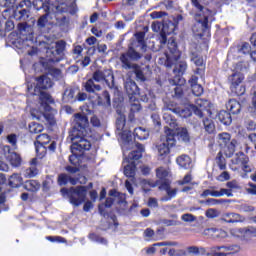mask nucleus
<instances>
[{
  "label": "nucleus",
  "mask_w": 256,
  "mask_h": 256,
  "mask_svg": "<svg viewBox=\"0 0 256 256\" xmlns=\"http://www.w3.org/2000/svg\"><path fill=\"white\" fill-rule=\"evenodd\" d=\"M82 87L86 91V93H95V91H101V85L95 84V82L91 78L84 82L82 84Z\"/></svg>",
  "instance_id": "nucleus-29"
},
{
  "label": "nucleus",
  "mask_w": 256,
  "mask_h": 256,
  "mask_svg": "<svg viewBox=\"0 0 256 256\" xmlns=\"http://www.w3.org/2000/svg\"><path fill=\"white\" fill-rule=\"evenodd\" d=\"M177 164L179 165V167H182V169H190L191 168V157H189V155L183 154L181 156H179L176 159Z\"/></svg>",
  "instance_id": "nucleus-35"
},
{
  "label": "nucleus",
  "mask_w": 256,
  "mask_h": 256,
  "mask_svg": "<svg viewBox=\"0 0 256 256\" xmlns=\"http://www.w3.org/2000/svg\"><path fill=\"white\" fill-rule=\"evenodd\" d=\"M163 119H164L165 123H167V125H169V127L173 131H174V129H177V127H178L177 119L175 118V116H172L171 113L165 112L163 114Z\"/></svg>",
  "instance_id": "nucleus-39"
},
{
  "label": "nucleus",
  "mask_w": 256,
  "mask_h": 256,
  "mask_svg": "<svg viewBox=\"0 0 256 256\" xmlns=\"http://www.w3.org/2000/svg\"><path fill=\"white\" fill-rule=\"evenodd\" d=\"M124 87L129 99H131V97H137V95H140L139 86H137V83H135V81L133 80L126 81Z\"/></svg>",
  "instance_id": "nucleus-24"
},
{
  "label": "nucleus",
  "mask_w": 256,
  "mask_h": 256,
  "mask_svg": "<svg viewBox=\"0 0 256 256\" xmlns=\"http://www.w3.org/2000/svg\"><path fill=\"white\" fill-rule=\"evenodd\" d=\"M8 185L13 189H17V187H21V185H23V177H21V174L19 173L12 174L9 177Z\"/></svg>",
  "instance_id": "nucleus-30"
},
{
  "label": "nucleus",
  "mask_w": 256,
  "mask_h": 256,
  "mask_svg": "<svg viewBox=\"0 0 256 256\" xmlns=\"http://www.w3.org/2000/svg\"><path fill=\"white\" fill-rule=\"evenodd\" d=\"M65 49H67V42H65V40H59L56 42L55 45V56L57 55H63V53H65Z\"/></svg>",
  "instance_id": "nucleus-49"
},
{
  "label": "nucleus",
  "mask_w": 256,
  "mask_h": 256,
  "mask_svg": "<svg viewBox=\"0 0 256 256\" xmlns=\"http://www.w3.org/2000/svg\"><path fill=\"white\" fill-rule=\"evenodd\" d=\"M232 163L233 165H240V167L247 165V163H249V156L243 152H238L236 153L234 159H232Z\"/></svg>",
  "instance_id": "nucleus-33"
},
{
  "label": "nucleus",
  "mask_w": 256,
  "mask_h": 256,
  "mask_svg": "<svg viewBox=\"0 0 256 256\" xmlns=\"http://www.w3.org/2000/svg\"><path fill=\"white\" fill-rule=\"evenodd\" d=\"M133 135L134 139H138V141H145V139H149V130L143 127H138L134 129Z\"/></svg>",
  "instance_id": "nucleus-31"
},
{
  "label": "nucleus",
  "mask_w": 256,
  "mask_h": 256,
  "mask_svg": "<svg viewBox=\"0 0 256 256\" xmlns=\"http://www.w3.org/2000/svg\"><path fill=\"white\" fill-rule=\"evenodd\" d=\"M8 161L10 162V165H12V167H21V163L23 160L21 159V156L17 154V152H12L8 156Z\"/></svg>",
  "instance_id": "nucleus-41"
},
{
  "label": "nucleus",
  "mask_w": 256,
  "mask_h": 256,
  "mask_svg": "<svg viewBox=\"0 0 256 256\" xmlns=\"http://www.w3.org/2000/svg\"><path fill=\"white\" fill-rule=\"evenodd\" d=\"M246 193H248V195H256V184L249 182L248 188H246Z\"/></svg>",
  "instance_id": "nucleus-64"
},
{
  "label": "nucleus",
  "mask_w": 256,
  "mask_h": 256,
  "mask_svg": "<svg viewBox=\"0 0 256 256\" xmlns=\"http://www.w3.org/2000/svg\"><path fill=\"white\" fill-rule=\"evenodd\" d=\"M200 203H205V205H221L223 203H229V200L208 198L206 201H201Z\"/></svg>",
  "instance_id": "nucleus-57"
},
{
  "label": "nucleus",
  "mask_w": 256,
  "mask_h": 256,
  "mask_svg": "<svg viewBox=\"0 0 256 256\" xmlns=\"http://www.w3.org/2000/svg\"><path fill=\"white\" fill-rule=\"evenodd\" d=\"M178 137L184 143H189V141H191V136L189 135V131L187 130V128H181L178 132Z\"/></svg>",
  "instance_id": "nucleus-52"
},
{
  "label": "nucleus",
  "mask_w": 256,
  "mask_h": 256,
  "mask_svg": "<svg viewBox=\"0 0 256 256\" xmlns=\"http://www.w3.org/2000/svg\"><path fill=\"white\" fill-rule=\"evenodd\" d=\"M97 101L98 105H102L103 107H111V94H109V91L105 90L100 96H98Z\"/></svg>",
  "instance_id": "nucleus-36"
},
{
  "label": "nucleus",
  "mask_w": 256,
  "mask_h": 256,
  "mask_svg": "<svg viewBox=\"0 0 256 256\" xmlns=\"http://www.w3.org/2000/svg\"><path fill=\"white\" fill-rule=\"evenodd\" d=\"M31 116L33 119H37V121H41V119H45L49 127H55L57 125V120L55 119V112H39L32 111Z\"/></svg>",
  "instance_id": "nucleus-18"
},
{
  "label": "nucleus",
  "mask_w": 256,
  "mask_h": 256,
  "mask_svg": "<svg viewBox=\"0 0 256 256\" xmlns=\"http://www.w3.org/2000/svg\"><path fill=\"white\" fill-rule=\"evenodd\" d=\"M136 39L142 49H147V43L145 42V32L136 33Z\"/></svg>",
  "instance_id": "nucleus-59"
},
{
  "label": "nucleus",
  "mask_w": 256,
  "mask_h": 256,
  "mask_svg": "<svg viewBox=\"0 0 256 256\" xmlns=\"http://www.w3.org/2000/svg\"><path fill=\"white\" fill-rule=\"evenodd\" d=\"M211 251H218V253H220L221 256H231L236 255V253H239V251H241V248L238 245H222L211 248Z\"/></svg>",
  "instance_id": "nucleus-21"
},
{
  "label": "nucleus",
  "mask_w": 256,
  "mask_h": 256,
  "mask_svg": "<svg viewBox=\"0 0 256 256\" xmlns=\"http://www.w3.org/2000/svg\"><path fill=\"white\" fill-rule=\"evenodd\" d=\"M37 175H39V169L35 166L27 168L24 174L26 179H33V177H37Z\"/></svg>",
  "instance_id": "nucleus-53"
},
{
  "label": "nucleus",
  "mask_w": 256,
  "mask_h": 256,
  "mask_svg": "<svg viewBox=\"0 0 256 256\" xmlns=\"http://www.w3.org/2000/svg\"><path fill=\"white\" fill-rule=\"evenodd\" d=\"M35 147H36L37 157H39L40 159H43V157H45V155H47V149L49 150L48 146H43L41 144H35Z\"/></svg>",
  "instance_id": "nucleus-56"
},
{
  "label": "nucleus",
  "mask_w": 256,
  "mask_h": 256,
  "mask_svg": "<svg viewBox=\"0 0 256 256\" xmlns=\"http://www.w3.org/2000/svg\"><path fill=\"white\" fill-rule=\"evenodd\" d=\"M177 145V139L175 138V130L167 128L166 141L158 145V161H162L165 165L171 163V148Z\"/></svg>",
  "instance_id": "nucleus-3"
},
{
  "label": "nucleus",
  "mask_w": 256,
  "mask_h": 256,
  "mask_svg": "<svg viewBox=\"0 0 256 256\" xmlns=\"http://www.w3.org/2000/svg\"><path fill=\"white\" fill-rule=\"evenodd\" d=\"M94 82L101 83L105 79V71L96 70L92 74V78Z\"/></svg>",
  "instance_id": "nucleus-55"
},
{
  "label": "nucleus",
  "mask_w": 256,
  "mask_h": 256,
  "mask_svg": "<svg viewBox=\"0 0 256 256\" xmlns=\"http://www.w3.org/2000/svg\"><path fill=\"white\" fill-rule=\"evenodd\" d=\"M170 83H172V85H175L174 95H172V97H175L176 99H183V96L185 95V92L183 91V85L185 83H177V81H171V79Z\"/></svg>",
  "instance_id": "nucleus-38"
},
{
  "label": "nucleus",
  "mask_w": 256,
  "mask_h": 256,
  "mask_svg": "<svg viewBox=\"0 0 256 256\" xmlns=\"http://www.w3.org/2000/svg\"><path fill=\"white\" fill-rule=\"evenodd\" d=\"M72 129L69 137L72 142L69 161L71 165L79 166V161L85 151L91 149V141L87 137H91V128L89 127V118L85 114L76 113L73 115Z\"/></svg>",
  "instance_id": "nucleus-1"
},
{
  "label": "nucleus",
  "mask_w": 256,
  "mask_h": 256,
  "mask_svg": "<svg viewBox=\"0 0 256 256\" xmlns=\"http://www.w3.org/2000/svg\"><path fill=\"white\" fill-rule=\"evenodd\" d=\"M47 55L49 59L40 58L39 62L34 64L35 71L48 73L52 69L53 63H59L61 61V58L55 56V52L53 51H47Z\"/></svg>",
  "instance_id": "nucleus-11"
},
{
  "label": "nucleus",
  "mask_w": 256,
  "mask_h": 256,
  "mask_svg": "<svg viewBox=\"0 0 256 256\" xmlns=\"http://www.w3.org/2000/svg\"><path fill=\"white\" fill-rule=\"evenodd\" d=\"M57 183L60 187L68 183H70V185H77V183H79V177H71L69 174L61 173L58 175Z\"/></svg>",
  "instance_id": "nucleus-23"
},
{
  "label": "nucleus",
  "mask_w": 256,
  "mask_h": 256,
  "mask_svg": "<svg viewBox=\"0 0 256 256\" xmlns=\"http://www.w3.org/2000/svg\"><path fill=\"white\" fill-rule=\"evenodd\" d=\"M35 145L48 147V151H50V153H55L57 150V141L51 139V136L48 134H39L36 137Z\"/></svg>",
  "instance_id": "nucleus-16"
},
{
  "label": "nucleus",
  "mask_w": 256,
  "mask_h": 256,
  "mask_svg": "<svg viewBox=\"0 0 256 256\" xmlns=\"http://www.w3.org/2000/svg\"><path fill=\"white\" fill-rule=\"evenodd\" d=\"M217 117L220 123H223V125H231V123H233V118L231 117V112L229 111L221 110Z\"/></svg>",
  "instance_id": "nucleus-34"
},
{
  "label": "nucleus",
  "mask_w": 256,
  "mask_h": 256,
  "mask_svg": "<svg viewBox=\"0 0 256 256\" xmlns=\"http://www.w3.org/2000/svg\"><path fill=\"white\" fill-rule=\"evenodd\" d=\"M48 23L49 13H44L42 16L39 17L37 21V27H39V29H44V27H46Z\"/></svg>",
  "instance_id": "nucleus-54"
},
{
  "label": "nucleus",
  "mask_w": 256,
  "mask_h": 256,
  "mask_svg": "<svg viewBox=\"0 0 256 256\" xmlns=\"http://www.w3.org/2000/svg\"><path fill=\"white\" fill-rule=\"evenodd\" d=\"M187 251L190 255H207V256H209V253H207V249H205L203 247L190 246L187 248Z\"/></svg>",
  "instance_id": "nucleus-45"
},
{
  "label": "nucleus",
  "mask_w": 256,
  "mask_h": 256,
  "mask_svg": "<svg viewBox=\"0 0 256 256\" xmlns=\"http://www.w3.org/2000/svg\"><path fill=\"white\" fill-rule=\"evenodd\" d=\"M243 81H245V75L239 71H235L228 76V83L232 95H236V97L245 95L247 88L243 84Z\"/></svg>",
  "instance_id": "nucleus-6"
},
{
  "label": "nucleus",
  "mask_w": 256,
  "mask_h": 256,
  "mask_svg": "<svg viewBox=\"0 0 256 256\" xmlns=\"http://www.w3.org/2000/svg\"><path fill=\"white\" fill-rule=\"evenodd\" d=\"M33 8V2L31 0H22L16 6L13 17L16 21H29L31 17V9Z\"/></svg>",
  "instance_id": "nucleus-10"
},
{
  "label": "nucleus",
  "mask_w": 256,
  "mask_h": 256,
  "mask_svg": "<svg viewBox=\"0 0 256 256\" xmlns=\"http://www.w3.org/2000/svg\"><path fill=\"white\" fill-rule=\"evenodd\" d=\"M158 191H165L168 195V198H163L162 201H169V199H173L177 195V188L171 189V181L169 180L163 182L159 186Z\"/></svg>",
  "instance_id": "nucleus-22"
},
{
  "label": "nucleus",
  "mask_w": 256,
  "mask_h": 256,
  "mask_svg": "<svg viewBox=\"0 0 256 256\" xmlns=\"http://www.w3.org/2000/svg\"><path fill=\"white\" fill-rule=\"evenodd\" d=\"M130 111L131 113H139L141 111V103L137 97H130Z\"/></svg>",
  "instance_id": "nucleus-43"
},
{
  "label": "nucleus",
  "mask_w": 256,
  "mask_h": 256,
  "mask_svg": "<svg viewBox=\"0 0 256 256\" xmlns=\"http://www.w3.org/2000/svg\"><path fill=\"white\" fill-rule=\"evenodd\" d=\"M152 123L157 129H161V117L159 114L153 113L151 115Z\"/></svg>",
  "instance_id": "nucleus-61"
},
{
  "label": "nucleus",
  "mask_w": 256,
  "mask_h": 256,
  "mask_svg": "<svg viewBox=\"0 0 256 256\" xmlns=\"http://www.w3.org/2000/svg\"><path fill=\"white\" fill-rule=\"evenodd\" d=\"M192 93L195 95V97H201L203 95V86L201 84H196L194 86H191Z\"/></svg>",
  "instance_id": "nucleus-60"
},
{
  "label": "nucleus",
  "mask_w": 256,
  "mask_h": 256,
  "mask_svg": "<svg viewBox=\"0 0 256 256\" xmlns=\"http://www.w3.org/2000/svg\"><path fill=\"white\" fill-rule=\"evenodd\" d=\"M127 123V119L125 116H120L116 119V129L117 131H120L119 135L122 139V141H125V143H131L133 140V136L131 134V131L125 130V125Z\"/></svg>",
  "instance_id": "nucleus-14"
},
{
  "label": "nucleus",
  "mask_w": 256,
  "mask_h": 256,
  "mask_svg": "<svg viewBox=\"0 0 256 256\" xmlns=\"http://www.w3.org/2000/svg\"><path fill=\"white\" fill-rule=\"evenodd\" d=\"M29 132L32 135H37L38 133H41L44 129L42 124H39L37 122H31L28 126Z\"/></svg>",
  "instance_id": "nucleus-48"
},
{
  "label": "nucleus",
  "mask_w": 256,
  "mask_h": 256,
  "mask_svg": "<svg viewBox=\"0 0 256 256\" xmlns=\"http://www.w3.org/2000/svg\"><path fill=\"white\" fill-rule=\"evenodd\" d=\"M60 193L69 198L71 205L79 207L87 199V186H76L70 188H61Z\"/></svg>",
  "instance_id": "nucleus-5"
},
{
  "label": "nucleus",
  "mask_w": 256,
  "mask_h": 256,
  "mask_svg": "<svg viewBox=\"0 0 256 256\" xmlns=\"http://www.w3.org/2000/svg\"><path fill=\"white\" fill-rule=\"evenodd\" d=\"M164 109L165 111H171L172 113H175V115H183V117H191V110L189 109H181L179 107V104L175 101H166L164 103Z\"/></svg>",
  "instance_id": "nucleus-17"
},
{
  "label": "nucleus",
  "mask_w": 256,
  "mask_h": 256,
  "mask_svg": "<svg viewBox=\"0 0 256 256\" xmlns=\"http://www.w3.org/2000/svg\"><path fill=\"white\" fill-rule=\"evenodd\" d=\"M155 173L157 180L154 182H148L149 187H151L152 189H155V187H158L159 189V187H161V185H163L165 181H171V179L167 178L169 177V170L165 167L160 166L156 168Z\"/></svg>",
  "instance_id": "nucleus-15"
},
{
  "label": "nucleus",
  "mask_w": 256,
  "mask_h": 256,
  "mask_svg": "<svg viewBox=\"0 0 256 256\" xmlns=\"http://www.w3.org/2000/svg\"><path fill=\"white\" fill-rule=\"evenodd\" d=\"M217 143L221 149H224V154L226 157L231 158L235 154V149H237V140H231V134L227 132H222L217 135Z\"/></svg>",
  "instance_id": "nucleus-7"
},
{
  "label": "nucleus",
  "mask_w": 256,
  "mask_h": 256,
  "mask_svg": "<svg viewBox=\"0 0 256 256\" xmlns=\"http://www.w3.org/2000/svg\"><path fill=\"white\" fill-rule=\"evenodd\" d=\"M181 51L179 50V45L177 40L174 37L168 39L167 47L165 50V66L168 68L173 67V77L171 81H176V83H186V80L183 78V75L187 73L189 65L185 60L181 59Z\"/></svg>",
  "instance_id": "nucleus-2"
},
{
  "label": "nucleus",
  "mask_w": 256,
  "mask_h": 256,
  "mask_svg": "<svg viewBox=\"0 0 256 256\" xmlns=\"http://www.w3.org/2000/svg\"><path fill=\"white\" fill-rule=\"evenodd\" d=\"M40 105L44 109V113H56L51 105L55 103V100L48 92H40L39 95Z\"/></svg>",
  "instance_id": "nucleus-19"
},
{
  "label": "nucleus",
  "mask_w": 256,
  "mask_h": 256,
  "mask_svg": "<svg viewBox=\"0 0 256 256\" xmlns=\"http://www.w3.org/2000/svg\"><path fill=\"white\" fill-rule=\"evenodd\" d=\"M241 169L243 173L241 174L242 179H248L249 178V173L253 172V168L249 165V163L243 164L241 166Z\"/></svg>",
  "instance_id": "nucleus-58"
},
{
  "label": "nucleus",
  "mask_w": 256,
  "mask_h": 256,
  "mask_svg": "<svg viewBox=\"0 0 256 256\" xmlns=\"http://www.w3.org/2000/svg\"><path fill=\"white\" fill-rule=\"evenodd\" d=\"M209 102L207 100L204 99H198L196 101V105H191V109L194 113V115H196V117H199V119H202V123H203V127L206 131V133H209V135H213V133H215V122H213V120L209 117L203 118L205 117V114L203 112L207 111V105Z\"/></svg>",
  "instance_id": "nucleus-4"
},
{
  "label": "nucleus",
  "mask_w": 256,
  "mask_h": 256,
  "mask_svg": "<svg viewBox=\"0 0 256 256\" xmlns=\"http://www.w3.org/2000/svg\"><path fill=\"white\" fill-rule=\"evenodd\" d=\"M226 109L232 113V115H239V113H241V103L236 99H230L226 103Z\"/></svg>",
  "instance_id": "nucleus-25"
},
{
  "label": "nucleus",
  "mask_w": 256,
  "mask_h": 256,
  "mask_svg": "<svg viewBox=\"0 0 256 256\" xmlns=\"http://www.w3.org/2000/svg\"><path fill=\"white\" fill-rule=\"evenodd\" d=\"M37 84L28 85V93L31 95H41L45 93L46 89H51L53 87V81L47 75H42L36 78Z\"/></svg>",
  "instance_id": "nucleus-8"
},
{
  "label": "nucleus",
  "mask_w": 256,
  "mask_h": 256,
  "mask_svg": "<svg viewBox=\"0 0 256 256\" xmlns=\"http://www.w3.org/2000/svg\"><path fill=\"white\" fill-rule=\"evenodd\" d=\"M23 188L30 193H37L41 189V183L37 180H26L23 184Z\"/></svg>",
  "instance_id": "nucleus-27"
},
{
  "label": "nucleus",
  "mask_w": 256,
  "mask_h": 256,
  "mask_svg": "<svg viewBox=\"0 0 256 256\" xmlns=\"http://www.w3.org/2000/svg\"><path fill=\"white\" fill-rule=\"evenodd\" d=\"M47 241L51 243H65V238L61 236H46Z\"/></svg>",
  "instance_id": "nucleus-62"
},
{
  "label": "nucleus",
  "mask_w": 256,
  "mask_h": 256,
  "mask_svg": "<svg viewBox=\"0 0 256 256\" xmlns=\"http://www.w3.org/2000/svg\"><path fill=\"white\" fill-rule=\"evenodd\" d=\"M131 69H133V73L138 81H146L143 69H141V66H139V64H133V66H131Z\"/></svg>",
  "instance_id": "nucleus-46"
},
{
  "label": "nucleus",
  "mask_w": 256,
  "mask_h": 256,
  "mask_svg": "<svg viewBox=\"0 0 256 256\" xmlns=\"http://www.w3.org/2000/svg\"><path fill=\"white\" fill-rule=\"evenodd\" d=\"M207 231L213 239H225L227 237V232L222 229L209 228Z\"/></svg>",
  "instance_id": "nucleus-40"
},
{
  "label": "nucleus",
  "mask_w": 256,
  "mask_h": 256,
  "mask_svg": "<svg viewBox=\"0 0 256 256\" xmlns=\"http://www.w3.org/2000/svg\"><path fill=\"white\" fill-rule=\"evenodd\" d=\"M141 57V53L137 52L133 47H130L126 53L120 55V61L123 69H131V67H133V63H131V61H139Z\"/></svg>",
  "instance_id": "nucleus-12"
},
{
  "label": "nucleus",
  "mask_w": 256,
  "mask_h": 256,
  "mask_svg": "<svg viewBox=\"0 0 256 256\" xmlns=\"http://www.w3.org/2000/svg\"><path fill=\"white\" fill-rule=\"evenodd\" d=\"M171 29L167 30V26L163 25V23L156 21L152 23V31H154V33H159L160 31V35H159V43L161 45V47H167V43H169V40L167 39V35H171V33H175V29H177V25H175L174 23H170L169 24Z\"/></svg>",
  "instance_id": "nucleus-9"
},
{
  "label": "nucleus",
  "mask_w": 256,
  "mask_h": 256,
  "mask_svg": "<svg viewBox=\"0 0 256 256\" xmlns=\"http://www.w3.org/2000/svg\"><path fill=\"white\" fill-rule=\"evenodd\" d=\"M198 23L202 25V33H200L201 39H203V37H211V27L209 26V16H204L203 20H199Z\"/></svg>",
  "instance_id": "nucleus-28"
},
{
  "label": "nucleus",
  "mask_w": 256,
  "mask_h": 256,
  "mask_svg": "<svg viewBox=\"0 0 256 256\" xmlns=\"http://www.w3.org/2000/svg\"><path fill=\"white\" fill-rule=\"evenodd\" d=\"M106 85H108L110 88L115 86V75H113V72L111 70H105L104 71V80Z\"/></svg>",
  "instance_id": "nucleus-44"
},
{
  "label": "nucleus",
  "mask_w": 256,
  "mask_h": 256,
  "mask_svg": "<svg viewBox=\"0 0 256 256\" xmlns=\"http://www.w3.org/2000/svg\"><path fill=\"white\" fill-rule=\"evenodd\" d=\"M141 157H143V153L141 151L133 150L132 152L129 153L128 157L126 158V161H134L135 163L136 161H139Z\"/></svg>",
  "instance_id": "nucleus-51"
},
{
  "label": "nucleus",
  "mask_w": 256,
  "mask_h": 256,
  "mask_svg": "<svg viewBox=\"0 0 256 256\" xmlns=\"http://www.w3.org/2000/svg\"><path fill=\"white\" fill-rule=\"evenodd\" d=\"M221 221H224V223H239L241 216L237 213H225L222 215Z\"/></svg>",
  "instance_id": "nucleus-37"
},
{
  "label": "nucleus",
  "mask_w": 256,
  "mask_h": 256,
  "mask_svg": "<svg viewBox=\"0 0 256 256\" xmlns=\"http://www.w3.org/2000/svg\"><path fill=\"white\" fill-rule=\"evenodd\" d=\"M53 185V180L46 179L42 182V190L47 193V191L51 190V186Z\"/></svg>",
  "instance_id": "nucleus-63"
},
{
  "label": "nucleus",
  "mask_w": 256,
  "mask_h": 256,
  "mask_svg": "<svg viewBox=\"0 0 256 256\" xmlns=\"http://www.w3.org/2000/svg\"><path fill=\"white\" fill-rule=\"evenodd\" d=\"M89 240L94 241L95 243H100V245H107V239L101 237V235L97 233H90Z\"/></svg>",
  "instance_id": "nucleus-50"
},
{
  "label": "nucleus",
  "mask_w": 256,
  "mask_h": 256,
  "mask_svg": "<svg viewBox=\"0 0 256 256\" xmlns=\"http://www.w3.org/2000/svg\"><path fill=\"white\" fill-rule=\"evenodd\" d=\"M127 165L124 166V175L125 177H128V179H131L135 177V171L137 170V164L135 161H127Z\"/></svg>",
  "instance_id": "nucleus-32"
},
{
  "label": "nucleus",
  "mask_w": 256,
  "mask_h": 256,
  "mask_svg": "<svg viewBox=\"0 0 256 256\" xmlns=\"http://www.w3.org/2000/svg\"><path fill=\"white\" fill-rule=\"evenodd\" d=\"M237 53L242 55H251V44L249 42H242L241 44L236 45Z\"/></svg>",
  "instance_id": "nucleus-42"
},
{
  "label": "nucleus",
  "mask_w": 256,
  "mask_h": 256,
  "mask_svg": "<svg viewBox=\"0 0 256 256\" xmlns=\"http://www.w3.org/2000/svg\"><path fill=\"white\" fill-rule=\"evenodd\" d=\"M77 11V2L75 0H58V5H56L57 14L69 13L70 15H75Z\"/></svg>",
  "instance_id": "nucleus-13"
},
{
  "label": "nucleus",
  "mask_w": 256,
  "mask_h": 256,
  "mask_svg": "<svg viewBox=\"0 0 256 256\" xmlns=\"http://www.w3.org/2000/svg\"><path fill=\"white\" fill-rule=\"evenodd\" d=\"M62 101L63 103H75L76 102L75 88L73 87L66 88L62 95Z\"/></svg>",
  "instance_id": "nucleus-26"
},
{
  "label": "nucleus",
  "mask_w": 256,
  "mask_h": 256,
  "mask_svg": "<svg viewBox=\"0 0 256 256\" xmlns=\"http://www.w3.org/2000/svg\"><path fill=\"white\" fill-rule=\"evenodd\" d=\"M192 63H194V65H196V69L194 70V74L198 75V77H200V79H204L205 78V69H206V62L203 59V56H199V55H194L191 58Z\"/></svg>",
  "instance_id": "nucleus-20"
},
{
  "label": "nucleus",
  "mask_w": 256,
  "mask_h": 256,
  "mask_svg": "<svg viewBox=\"0 0 256 256\" xmlns=\"http://www.w3.org/2000/svg\"><path fill=\"white\" fill-rule=\"evenodd\" d=\"M216 163L220 171H225V169H227V159L223 157L222 151L218 152L216 156Z\"/></svg>",
  "instance_id": "nucleus-47"
}]
</instances>
